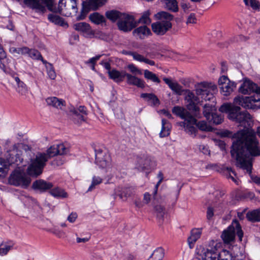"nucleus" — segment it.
<instances>
[{
	"label": "nucleus",
	"mask_w": 260,
	"mask_h": 260,
	"mask_svg": "<svg viewBox=\"0 0 260 260\" xmlns=\"http://www.w3.org/2000/svg\"><path fill=\"white\" fill-rule=\"evenodd\" d=\"M240 107L224 104L219 108L222 113H228V118L247 128L235 134L236 141L233 143L231 153L236 160L237 166L246 170L251 175L252 157L260 156V146L255 132L249 128L252 124V117L247 111L240 112Z\"/></svg>",
	"instance_id": "obj_1"
},
{
	"label": "nucleus",
	"mask_w": 260,
	"mask_h": 260,
	"mask_svg": "<svg viewBox=\"0 0 260 260\" xmlns=\"http://www.w3.org/2000/svg\"><path fill=\"white\" fill-rule=\"evenodd\" d=\"M69 151L68 147L63 144H59L50 146L46 153H37L35 157L30 158V164L26 170L27 174L37 177L42 173L46 162L49 158L57 155L66 154Z\"/></svg>",
	"instance_id": "obj_2"
},
{
	"label": "nucleus",
	"mask_w": 260,
	"mask_h": 260,
	"mask_svg": "<svg viewBox=\"0 0 260 260\" xmlns=\"http://www.w3.org/2000/svg\"><path fill=\"white\" fill-rule=\"evenodd\" d=\"M77 0H59L57 6L53 0L52 12L69 17L77 12Z\"/></svg>",
	"instance_id": "obj_3"
},
{
	"label": "nucleus",
	"mask_w": 260,
	"mask_h": 260,
	"mask_svg": "<svg viewBox=\"0 0 260 260\" xmlns=\"http://www.w3.org/2000/svg\"><path fill=\"white\" fill-rule=\"evenodd\" d=\"M20 149L24 150L26 155L28 154L30 156L32 154L28 146L22 144H15L7 151L6 155L7 159L10 164H16L19 166L22 164L23 158L21 157L22 154Z\"/></svg>",
	"instance_id": "obj_4"
},
{
	"label": "nucleus",
	"mask_w": 260,
	"mask_h": 260,
	"mask_svg": "<svg viewBox=\"0 0 260 260\" xmlns=\"http://www.w3.org/2000/svg\"><path fill=\"white\" fill-rule=\"evenodd\" d=\"M235 105L241 106L244 108L258 109L260 108V86L256 94L251 96H238L234 99Z\"/></svg>",
	"instance_id": "obj_5"
},
{
	"label": "nucleus",
	"mask_w": 260,
	"mask_h": 260,
	"mask_svg": "<svg viewBox=\"0 0 260 260\" xmlns=\"http://www.w3.org/2000/svg\"><path fill=\"white\" fill-rule=\"evenodd\" d=\"M25 7L34 10L36 13L43 14L46 12V7L52 12L53 0H24Z\"/></svg>",
	"instance_id": "obj_6"
},
{
	"label": "nucleus",
	"mask_w": 260,
	"mask_h": 260,
	"mask_svg": "<svg viewBox=\"0 0 260 260\" xmlns=\"http://www.w3.org/2000/svg\"><path fill=\"white\" fill-rule=\"evenodd\" d=\"M237 233L240 241H242L243 233L238 221H234L230 226L224 230L221 237L225 243H230L235 240V233Z\"/></svg>",
	"instance_id": "obj_7"
},
{
	"label": "nucleus",
	"mask_w": 260,
	"mask_h": 260,
	"mask_svg": "<svg viewBox=\"0 0 260 260\" xmlns=\"http://www.w3.org/2000/svg\"><path fill=\"white\" fill-rule=\"evenodd\" d=\"M30 182V177L20 170H14L9 178V183L10 184L23 188L27 187Z\"/></svg>",
	"instance_id": "obj_8"
},
{
	"label": "nucleus",
	"mask_w": 260,
	"mask_h": 260,
	"mask_svg": "<svg viewBox=\"0 0 260 260\" xmlns=\"http://www.w3.org/2000/svg\"><path fill=\"white\" fill-rule=\"evenodd\" d=\"M216 89V86L206 83H201L196 88V93L205 101H211L214 99V93Z\"/></svg>",
	"instance_id": "obj_9"
},
{
	"label": "nucleus",
	"mask_w": 260,
	"mask_h": 260,
	"mask_svg": "<svg viewBox=\"0 0 260 260\" xmlns=\"http://www.w3.org/2000/svg\"><path fill=\"white\" fill-rule=\"evenodd\" d=\"M138 24L133 16L123 13L117 22L118 28L123 31L127 32L132 30Z\"/></svg>",
	"instance_id": "obj_10"
},
{
	"label": "nucleus",
	"mask_w": 260,
	"mask_h": 260,
	"mask_svg": "<svg viewBox=\"0 0 260 260\" xmlns=\"http://www.w3.org/2000/svg\"><path fill=\"white\" fill-rule=\"evenodd\" d=\"M185 100L187 103V109L193 112L197 117L199 118L200 116H198V114H199L200 108L197 106L200 102L199 98L189 90H185Z\"/></svg>",
	"instance_id": "obj_11"
},
{
	"label": "nucleus",
	"mask_w": 260,
	"mask_h": 260,
	"mask_svg": "<svg viewBox=\"0 0 260 260\" xmlns=\"http://www.w3.org/2000/svg\"><path fill=\"white\" fill-rule=\"evenodd\" d=\"M221 93L224 96L230 95L236 89V84L231 81L227 76H222L218 79Z\"/></svg>",
	"instance_id": "obj_12"
},
{
	"label": "nucleus",
	"mask_w": 260,
	"mask_h": 260,
	"mask_svg": "<svg viewBox=\"0 0 260 260\" xmlns=\"http://www.w3.org/2000/svg\"><path fill=\"white\" fill-rule=\"evenodd\" d=\"M95 163L101 168H106L111 164V158L106 150H95Z\"/></svg>",
	"instance_id": "obj_13"
},
{
	"label": "nucleus",
	"mask_w": 260,
	"mask_h": 260,
	"mask_svg": "<svg viewBox=\"0 0 260 260\" xmlns=\"http://www.w3.org/2000/svg\"><path fill=\"white\" fill-rule=\"evenodd\" d=\"M197 250V253L202 260H220L222 257V253L219 254L215 248L209 249L200 246Z\"/></svg>",
	"instance_id": "obj_14"
},
{
	"label": "nucleus",
	"mask_w": 260,
	"mask_h": 260,
	"mask_svg": "<svg viewBox=\"0 0 260 260\" xmlns=\"http://www.w3.org/2000/svg\"><path fill=\"white\" fill-rule=\"evenodd\" d=\"M106 1L107 0H87L88 8L86 9L85 6L83 5L81 14L77 17V19L78 20L84 19L88 13V9L96 10L104 5Z\"/></svg>",
	"instance_id": "obj_15"
},
{
	"label": "nucleus",
	"mask_w": 260,
	"mask_h": 260,
	"mask_svg": "<svg viewBox=\"0 0 260 260\" xmlns=\"http://www.w3.org/2000/svg\"><path fill=\"white\" fill-rule=\"evenodd\" d=\"M258 86L252 81L245 79L239 88V92L244 94H249L257 92Z\"/></svg>",
	"instance_id": "obj_16"
},
{
	"label": "nucleus",
	"mask_w": 260,
	"mask_h": 260,
	"mask_svg": "<svg viewBox=\"0 0 260 260\" xmlns=\"http://www.w3.org/2000/svg\"><path fill=\"white\" fill-rule=\"evenodd\" d=\"M172 26V23L169 21H159L151 24L152 31L157 35H164Z\"/></svg>",
	"instance_id": "obj_17"
},
{
	"label": "nucleus",
	"mask_w": 260,
	"mask_h": 260,
	"mask_svg": "<svg viewBox=\"0 0 260 260\" xmlns=\"http://www.w3.org/2000/svg\"><path fill=\"white\" fill-rule=\"evenodd\" d=\"M172 112L184 120L194 121L193 116L183 108L179 106L174 107L172 109Z\"/></svg>",
	"instance_id": "obj_18"
},
{
	"label": "nucleus",
	"mask_w": 260,
	"mask_h": 260,
	"mask_svg": "<svg viewBox=\"0 0 260 260\" xmlns=\"http://www.w3.org/2000/svg\"><path fill=\"white\" fill-rule=\"evenodd\" d=\"M133 34L140 39H144L152 35L150 29L146 25L137 27L133 30Z\"/></svg>",
	"instance_id": "obj_19"
},
{
	"label": "nucleus",
	"mask_w": 260,
	"mask_h": 260,
	"mask_svg": "<svg viewBox=\"0 0 260 260\" xmlns=\"http://www.w3.org/2000/svg\"><path fill=\"white\" fill-rule=\"evenodd\" d=\"M53 186L52 183L42 179L36 180L32 184V187L34 189L39 190L42 192L51 189Z\"/></svg>",
	"instance_id": "obj_20"
},
{
	"label": "nucleus",
	"mask_w": 260,
	"mask_h": 260,
	"mask_svg": "<svg viewBox=\"0 0 260 260\" xmlns=\"http://www.w3.org/2000/svg\"><path fill=\"white\" fill-rule=\"evenodd\" d=\"M116 190V193L121 199L127 198L132 197L135 194L136 189L133 187H118Z\"/></svg>",
	"instance_id": "obj_21"
},
{
	"label": "nucleus",
	"mask_w": 260,
	"mask_h": 260,
	"mask_svg": "<svg viewBox=\"0 0 260 260\" xmlns=\"http://www.w3.org/2000/svg\"><path fill=\"white\" fill-rule=\"evenodd\" d=\"M193 119H194L193 121L191 120H184V121L181 122L180 125L184 127L186 133L190 135H194L195 136L197 130L194 125H196L197 120L193 117Z\"/></svg>",
	"instance_id": "obj_22"
},
{
	"label": "nucleus",
	"mask_w": 260,
	"mask_h": 260,
	"mask_svg": "<svg viewBox=\"0 0 260 260\" xmlns=\"http://www.w3.org/2000/svg\"><path fill=\"white\" fill-rule=\"evenodd\" d=\"M163 80L176 94L181 95L183 92L185 91V90L183 89L182 86L177 82H173L170 79L166 77L163 78Z\"/></svg>",
	"instance_id": "obj_23"
},
{
	"label": "nucleus",
	"mask_w": 260,
	"mask_h": 260,
	"mask_svg": "<svg viewBox=\"0 0 260 260\" xmlns=\"http://www.w3.org/2000/svg\"><path fill=\"white\" fill-rule=\"evenodd\" d=\"M109 78L116 82H121L125 77L126 72L124 71H119L115 69L108 72Z\"/></svg>",
	"instance_id": "obj_24"
},
{
	"label": "nucleus",
	"mask_w": 260,
	"mask_h": 260,
	"mask_svg": "<svg viewBox=\"0 0 260 260\" xmlns=\"http://www.w3.org/2000/svg\"><path fill=\"white\" fill-rule=\"evenodd\" d=\"M125 77L127 78V84L135 85L140 88H144L145 87V82L143 80L137 77L136 75L126 73Z\"/></svg>",
	"instance_id": "obj_25"
},
{
	"label": "nucleus",
	"mask_w": 260,
	"mask_h": 260,
	"mask_svg": "<svg viewBox=\"0 0 260 260\" xmlns=\"http://www.w3.org/2000/svg\"><path fill=\"white\" fill-rule=\"evenodd\" d=\"M46 101L48 105L58 109H62V107L66 105V102L64 100L55 96L48 98L46 99Z\"/></svg>",
	"instance_id": "obj_26"
},
{
	"label": "nucleus",
	"mask_w": 260,
	"mask_h": 260,
	"mask_svg": "<svg viewBox=\"0 0 260 260\" xmlns=\"http://www.w3.org/2000/svg\"><path fill=\"white\" fill-rule=\"evenodd\" d=\"M202 233V229H193L191 231L190 236L188 238V242L190 248H192L194 243L199 239Z\"/></svg>",
	"instance_id": "obj_27"
},
{
	"label": "nucleus",
	"mask_w": 260,
	"mask_h": 260,
	"mask_svg": "<svg viewBox=\"0 0 260 260\" xmlns=\"http://www.w3.org/2000/svg\"><path fill=\"white\" fill-rule=\"evenodd\" d=\"M48 19L50 22L55 25L65 27L68 26V23L64 21V19L58 15L53 14H49L48 15Z\"/></svg>",
	"instance_id": "obj_28"
},
{
	"label": "nucleus",
	"mask_w": 260,
	"mask_h": 260,
	"mask_svg": "<svg viewBox=\"0 0 260 260\" xmlns=\"http://www.w3.org/2000/svg\"><path fill=\"white\" fill-rule=\"evenodd\" d=\"M161 130L159 133V136L161 138L167 137L170 135L171 125L165 119L161 120Z\"/></svg>",
	"instance_id": "obj_29"
},
{
	"label": "nucleus",
	"mask_w": 260,
	"mask_h": 260,
	"mask_svg": "<svg viewBox=\"0 0 260 260\" xmlns=\"http://www.w3.org/2000/svg\"><path fill=\"white\" fill-rule=\"evenodd\" d=\"M128 54L132 56L133 58L140 62H144L147 64H150L151 66H154L155 62L154 61L150 60L145 58L144 56L138 54L135 52H130Z\"/></svg>",
	"instance_id": "obj_30"
},
{
	"label": "nucleus",
	"mask_w": 260,
	"mask_h": 260,
	"mask_svg": "<svg viewBox=\"0 0 260 260\" xmlns=\"http://www.w3.org/2000/svg\"><path fill=\"white\" fill-rule=\"evenodd\" d=\"M70 112L75 123L80 124L85 121L84 116L79 113L76 109H72Z\"/></svg>",
	"instance_id": "obj_31"
},
{
	"label": "nucleus",
	"mask_w": 260,
	"mask_h": 260,
	"mask_svg": "<svg viewBox=\"0 0 260 260\" xmlns=\"http://www.w3.org/2000/svg\"><path fill=\"white\" fill-rule=\"evenodd\" d=\"M89 18L92 22L95 24H101L106 22V19L104 16L98 12H94L90 14Z\"/></svg>",
	"instance_id": "obj_32"
},
{
	"label": "nucleus",
	"mask_w": 260,
	"mask_h": 260,
	"mask_svg": "<svg viewBox=\"0 0 260 260\" xmlns=\"http://www.w3.org/2000/svg\"><path fill=\"white\" fill-rule=\"evenodd\" d=\"M49 193L55 198H66L68 197V193L63 189L59 187L50 189Z\"/></svg>",
	"instance_id": "obj_33"
},
{
	"label": "nucleus",
	"mask_w": 260,
	"mask_h": 260,
	"mask_svg": "<svg viewBox=\"0 0 260 260\" xmlns=\"http://www.w3.org/2000/svg\"><path fill=\"white\" fill-rule=\"evenodd\" d=\"M122 14L123 13H121L118 11L113 10L107 11L105 15L108 19L113 22H115L117 19H120Z\"/></svg>",
	"instance_id": "obj_34"
},
{
	"label": "nucleus",
	"mask_w": 260,
	"mask_h": 260,
	"mask_svg": "<svg viewBox=\"0 0 260 260\" xmlns=\"http://www.w3.org/2000/svg\"><path fill=\"white\" fill-rule=\"evenodd\" d=\"M246 217L248 220L252 222L260 221V209L248 212L246 214Z\"/></svg>",
	"instance_id": "obj_35"
},
{
	"label": "nucleus",
	"mask_w": 260,
	"mask_h": 260,
	"mask_svg": "<svg viewBox=\"0 0 260 260\" xmlns=\"http://www.w3.org/2000/svg\"><path fill=\"white\" fill-rule=\"evenodd\" d=\"M164 254V250L162 248H158L153 251L148 260H162Z\"/></svg>",
	"instance_id": "obj_36"
},
{
	"label": "nucleus",
	"mask_w": 260,
	"mask_h": 260,
	"mask_svg": "<svg viewBox=\"0 0 260 260\" xmlns=\"http://www.w3.org/2000/svg\"><path fill=\"white\" fill-rule=\"evenodd\" d=\"M165 6L167 9L173 12H177L179 10L176 0H165Z\"/></svg>",
	"instance_id": "obj_37"
},
{
	"label": "nucleus",
	"mask_w": 260,
	"mask_h": 260,
	"mask_svg": "<svg viewBox=\"0 0 260 260\" xmlns=\"http://www.w3.org/2000/svg\"><path fill=\"white\" fill-rule=\"evenodd\" d=\"M150 10L144 11L139 19L138 23L145 24V25L150 24L151 22L150 18Z\"/></svg>",
	"instance_id": "obj_38"
},
{
	"label": "nucleus",
	"mask_w": 260,
	"mask_h": 260,
	"mask_svg": "<svg viewBox=\"0 0 260 260\" xmlns=\"http://www.w3.org/2000/svg\"><path fill=\"white\" fill-rule=\"evenodd\" d=\"M156 17L160 20H165L162 21H169L172 20L174 18V16L170 13L166 11H161L158 12L156 14Z\"/></svg>",
	"instance_id": "obj_39"
},
{
	"label": "nucleus",
	"mask_w": 260,
	"mask_h": 260,
	"mask_svg": "<svg viewBox=\"0 0 260 260\" xmlns=\"http://www.w3.org/2000/svg\"><path fill=\"white\" fill-rule=\"evenodd\" d=\"M75 29L82 32H88L90 29V25L85 22H79L74 25Z\"/></svg>",
	"instance_id": "obj_40"
},
{
	"label": "nucleus",
	"mask_w": 260,
	"mask_h": 260,
	"mask_svg": "<svg viewBox=\"0 0 260 260\" xmlns=\"http://www.w3.org/2000/svg\"><path fill=\"white\" fill-rule=\"evenodd\" d=\"M209 122L219 124L223 121V117L221 115L213 113L210 116V119H207Z\"/></svg>",
	"instance_id": "obj_41"
},
{
	"label": "nucleus",
	"mask_w": 260,
	"mask_h": 260,
	"mask_svg": "<svg viewBox=\"0 0 260 260\" xmlns=\"http://www.w3.org/2000/svg\"><path fill=\"white\" fill-rule=\"evenodd\" d=\"M214 107L210 104H205L204 106L203 114L207 119H210V116L213 113Z\"/></svg>",
	"instance_id": "obj_42"
},
{
	"label": "nucleus",
	"mask_w": 260,
	"mask_h": 260,
	"mask_svg": "<svg viewBox=\"0 0 260 260\" xmlns=\"http://www.w3.org/2000/svg\"><path fill=\"white\" fill-rule=\"evenodd\" d=\"M144 75L145 78L150 80L154 82L159 83L160 82V80L155 74L147 70L144 71Z\"/></svg>",
	"instance_id": "obj_43"
},
{
	"label": "nucleus",
	"mask_w": 260,
	"mask_h": 260,
	"mask_svg": "<svg viewBox=\"0 0 260 260\" xmlns=\"http://www.w3.org/2000/svg\"><path fill=\"white\" fill-rule=\"evenodd\" d=\"M14 245V244L12 242L4 245V247H2L3 245L1 244L0 245V255L2 256L6 255L9 250L12 248Z\"/></svg>",
	"instance_id": "obj_44"
},
{
	"label": "nucleus",
	"mask_w": 260,
	"mask_h": 260,
	"mask_svg": "<svg viewBox=\"0 0 260 260\" xmlns=\"http://www.w3.org/2000/svg\"><path fill=\"white\" fill-rule=\"evenodd\" d=\"M196 126L202 131L210 132L212 130V127L205 121L196 122Z\"/></svg>",
	"instance_id": "obj_45"
},
{
	"label": "nucleus",
	"mask_w": 260,
	"mask_h": 260,
	"mask_svg": "<svg viewBox=\"0 0 260 260\" xmlns=\"http://www.w3.org/2000/svg\"><path fill=\"white\" fill-rule=\"evenodd\" d=\"M28 55L34 59L41 60L44 63H46V61L43 60L40 53L36 49H29Z\"/></svg>",
	"instance_id": "obj_46"
},
{
	"label": "nucleus",
	"mask_w": 260,
	"mask_h": 260,
	"mask_svg": "<svg viewBox=\"0 0 260 260\" xmlns=\"http://www.w3.org/2000/svg\"><path fill=\"white\" fill-rule=\"evenodd\" d=\"M224 173L228 178H231L233 181L238 184V182L234 176H236V174L231 168H226L224 170Z\"/></svg>",
	"instance_id": "obj_47"
},
{
	"label": "nucleus",
	"mask_w": 260,
	"mask_h": 260,
	"mask_svg": "<svg viewBox=\"0 0 260 260\" xmlns=\"http://www.w3.org/2000/svg\"><path fill=\"white\" fill-rule=\"evenodd\" d=\"M47 74L50 79L54 80L56 78V73L52 64L48 63L47 66Z\"/></svg>",
	"instance_id": "obj_48"
},
{
	"label": "nucleus",
	"mask_w": 260,
	"mask_h": 260,
	"mask_svg": "<svg viewBox=\"0 0 260 260\" xmlns=\"http://www.w3.org/2000/svg\"><path fill=\"white\" fill-rule=\"evenodd\" d=\"M247 6L251 7L253 9H257L259 7V3L257 0H243Z\"/></svg>",
	"instance_id": "obj_49"
},
{
	"label": "nucleus",
	"mask_w": 260,
	"mask_h": 260,
	"mask_svg": "<svg viewBox=\"0 0 260 260\" xmlns=\"http://www.w3.org/2000/svg\"><path fill=\"white\" fill-rule=\"evenodd\" d=\"M102 182V179L100 177L94 176L92 178V180L91 182V184L89 186L88 190L91 191L92 190L93 188H94L95 185H97L98 184H100Z\"/></svg>",
	"instance_id": "obj_50"
},
{
	"label": "nucleus",
	"mask_w": 260,
	"mask_h": 260,
	"mask_svg": "<svg viewBox=\"0 0 260 260\" xmlns=\"http://www.w3.org/2000/svg\"><path fill=\"white\" fill-rule=\"evenodd\" d=\"M154 210L157 217L159 218H162L165 213L164 208L160 205H157L154 207Z\"/></svg>",
	"instance_id": "obj_51"
},
{
	"label": "nucleus",
	"mask_w": 260,
	"mask_h": 260,
	"mask_svg": "<svg viewBox=\"0 0 260 260\" xmlns=\"http://www.w3.org/2000/svg\"><path fill=\"white\" fill-rule=\"evenodd\" d=\"M17 85V91L21 95H24L27 91L26 85L23 82H20L19 84H18Z\"/></svg>",
	"instance_id": "obj_52"
},
{
	"label": "nucleus",
	"mask_w": 260,
	"mask_h": 260,
	"mask_svg": "<svg viewBox=\"0 0 260 260\" xmlns=\"http://www.w3.org/2000/svg\"><path fill=\"white\" fill-rule=\"evenodd\" d=\"M8 172V168L5 162L2 160H0V177L6 176Z\"/></svg>",
	"instance_id": "obj_53"
},
{
	"label": "nucleus",
	"mask_w": 260,
	"mask_h": 260,
	"mask_svg": "<svg viewBox=\"0 0 260 260\" xmlns=\"http://www.w3.org/2000/svg\"><path fill=\"white\" fill-rule=\"evenodd\" d=\"M127 68L131 72L135 75L142 74V71L133 64H128Z\"/></svg>",
	"instance_id": "obj_54"
},
{
	"label": "nucleus",
	"mask_w": 260,
	"mask_h": 260,
	"mask_svg": "<svg viewBox=\"0 0 260 260\" xmlns=\"http://www.w3.org/2000/svg\"><path fill=\"white\" fill-rule=\"evenodd\" d=\"M157 177L159 178V181L155 186L154 190L153 192L154 197L157 193L158 187L164 179V175L161 172H159L158 174H157Z\"/></svg>",
	"instance_id": "obj_55"
},
{
	"label": "nucleus",
	"mask_w": 260,
	"mask_h": 260,
	"mask_svg": "<svg viewBox=\"0 0 260 260\" xmlns=\"http://www.w3.org/2000/svg\"><path fill=\"white\" fill-rule=\"evenodd\" d=\"M180 6L185 13L188 12L189 9L190 8V4L184 0H182L181 2Z\"/></svg>",
	"instance_id": "obj_56"
},
{
	"label": "nucleus",
	"mask_w": 260,
	"mask_h": 260,
	"mask_svg": "<svg viewBox=\"0 0 260 260\" xmlns=\"http://www.w3.org/2000/svg\"><path fill=\"white\" fill-rule=\"evenodd\" d=\"M197 23V18L196 15L194 13H191L188 17L186 23L188 24H195Z\"/></svg>",
	"instance_id": "obj_57"
},
{
	"label": "nucleus",
	"mask_w": 260,
	"mask_h": 260,
	"mask_svg": "<svg viewBox=\"0 0 260 260\" xmlns=\"http://www.w3.org/2000/svg\"><path fill=\"white\" fill-rule=\"evenodd\" d=\"M199 150L201 152L206 155H210V151L209 150L208 147L204 145H200L199 146Z\"/></svg>",
	"instance_id": "obj_58"
},
{
	"label": "nucleus",
	"mask_w": 260,
	"mask_h": 260,
	"mask_svg": "<svg viewBox=\"0 0 260 260\" xmlns=\"http://www.w3.org/2000/svg\"><path fill=\"white\" fill-rule=\"evenodd\" d=\"M214 216V210L212 207H208L207 210V218L210 220Z\"/></svg>",
	"instance_id": "obj_59"
},
{
	"label": "nucleus",
	"mask_w": 260,
	"mask_h": 260,
	"mask_svg": "<svg viewBox=\"0 0 260 260\" xmlns=\"http://www.w3.org/2000/svg\"><path fill=\"white\" fill-rule=\"evenodd\" d=\"M101 55H96L95 56V57H92L91 58H90L88 61H87L85 63L86 64H89V63H91L92 64H95L96 62L99 60L100 59V58H101Z\"/></svg>",
	"instance_id": "obj_60"
},
{
	"label": "nucleus",
	"mask_w": 260,
	"mask_h": 260,
	"mask_svg": "<svg viewBox=\"0 0 260 260\" xmlns=\"http://www.w3.org/2000/svg\"><path fill=\"white\" fill-rule=\"evenodd\" d=\"M29 49L26 47L18 48V54H26L29 53Z\"/></svg>",
	"instance_id": "obj_61"
},
{
	"label": "nucleus",
	"mask_w": 260,
	"mask_h": 260,
	"mask_svg": "<svg viewBox=\"0 0 260 260\" xmlns=\"http://www.w3.org/2000/svg\"><path fill=\"white\" fill-rule=\"evenodd\" d=\"M77 218V213H75V212H72L68 216V220L69 222H70L71 223H73V222H75V221L76 220Z\"/></svg>",
	"instance_id": "obj_62"
},
{
	"label": "nucleus",
	"mask_w": 260,
	"mask_h": 260,
	"mask_svg": "<svg viewBox=\"0 0 260 260\" xmlns=\"http://www.w3.org/2000/svg\"><path fill=\"white\" fill-rule=\"evenodd\" d=\"M150 199H151V195L148 192L145 193L144 194V197H143L144 202L145 204H147L150 202Z\"/></svg>",
	"instance_id": "obj_63"
},
{
	"label": "nucleus",
	"mask_w": 260,
	"mask_h": 260,
	"mask_svg": "<svg viewBox=\"0 0 260 260\" xmlns=\"http://www.w3.org/2000/svg\"><path fill=\"white\" fill-rule=\"evenodd\" d=\"M222 253H223L226 256V257L220 259V260H235V258H233L228 251H224Z\"/></svg>",
	"instance_id": "obj_64"
}]
</instances>
